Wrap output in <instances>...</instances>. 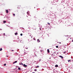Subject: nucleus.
<instances>
[{
    "mask_svg": "<svg viewBox=\"0 0 73 73\" xmlns=\"http://www.w3.org/2000/svg\"><path fill=\"white\" fill-rule=\"evenodd\" d=\"M66 40H68V38H69V37L68 36H67L66 37Z\"/></svg>",
    "mask_w": 73,
    "mask_h": 73,
    "instance_id": "1",
    "label": "nucleus"
},
{
    "mask_svg": "<svg viewBox=\"0 0 73 73\" xmlns=\"http://www.w3.org/2000/svg\"><path fill=\"white\" fill-rule=\"evenodd\" d=\"M23 66H24V67H25V68H26V67H27V65H26L25 64H24L23 65Z\"/></svg>",
    "mask_w": 73,
    "mask_h": 73,
    "instance_id": "2",
    "label": "nucleus"
},
{
    "mask_svg": "<svg viewBox=\"0 0 73 73\" xmlns=\"http://www.w3.org/2000/svg\"><path fill=\"white\" fill-rule=\"evenodd\" d=\"M56 54V52H55L54 53V56H55Z\"/></svg>",
    "mask_w": 73,
    "mask_h": 73,
    "instance_id": "3",
    "label": "nucleus"
},
{
    "mask_svg": "<svg viewBox=\"0 0 73 73\" xmlns=\"http://www.w3.org/2000/svg\"><path fill=\"white\" fill-rule=\"evenodd\" d=\"M19 65H23V64L22 62L20 63H19Z\"/></svg>",
    "mask_w": 73,
    "mask_h": 73,
    "instance_id": "4",
    "label": "nucleus"
},
{
    "mask_svg": "<svg viewBox=\"0 0 73 73\" xmlns=\"http://www.w3.org/2000/svg\"><path fill=\"white\" fill-rule=\"evenodd\" d=\"M37 42H40V40L38 39L37 40Z\"/></svg>",
    "mask_w": 73,
    "mask_h": 73,
    "instance_id": "5",
    "label": "nucleus"
},
{
    "mask_svg": "<svg viewBox=\"0 0 73 73\" xmlns=\"http://www.w3.org/2000/svg\"><path fill=\"white\" fill-rule=\"evenodd\" d=\"M59 57L62 58H63V56H60Z\"/></svg>",
    "mask_w": 73,
    "mask_h": 73,
    "instance_id": "6",
    "label": "nucleus"
},
{
    "mask_svg": "<svg viewBox=\"0 0 73 73\" xmlns=\"http://www.w3.org/2000/svg\"><path fill=\"white\" fill-rule=\"evenodd\" d=\"M17 62V61H15L14 62H13V64H15V63H16Z\"/></svg>",
    "mask_w": 73,
    "mask_h": 73,
    "instance_id": "7",
    "label": "nucleus"
},
{
    "mask_svg": "<svg viewBox=\"0 0 73 73\" xmlns=\"http://www.w3.org/2000/svg\"><path fill=\"white\" fill-rule=\"evenodd\" d=\"M6 12L7 13H8V10H6Z\"/></svg>",
    "mask_w": 73,
    "mask_h": 73,
    "instance_id": "8",
    "label": "nucleus"
},
{
    "mask_svg": "<svg viewBox=\"0 0 73 73\" xmlns=\"http://www.w3.org/2000/svg\"><path fill=\"white\" fill-rule=\"evenodd\" d=\"M47 52H48V53H49L50 51H49V49H48L47 50Z\"/></svg>",
    "mask_w": 73,
    "mask_h": 73,
    "instance_id": "9",
    "label": "nucleus"
},
{
    "mask_svg": "<svg viewBox=\"0 0 73 73\" xmlns=\"http://www.w3.org/2000/svg\"><path fill=\"white\" fill-rule=\"evenodd\" d=\"M36 68H39V66H37L35 67Z\"/></svg>",
    "mask_w": 73,
    "mask_h": 73,
    "instance_id": "10",
    "label": "nucleus"
},
{
    "mask_svg": "<svg viewBox=\"0 0 73 73\" xmlns=\"http://www.w3.org/2000/svg\"><path fill=\"white\" fill-rule=\"evenodd\" d=\"M15 35H17L18 34V33H15Z\"/></svg>",
    "mask_w": 73,
    "mask_h": 73,
    "instance_id": "11",
    "label": "nucleus"
},
{
    "mask_svg": "<svg viewBox=\"0 0 73 73\" xmlns=\"http://www.w3.org/2000/svg\"><path fill=\"white\" fill-rule=\"evenodd\" d=\"M55 67H58V66L57 65H55Z\"/></svg>",
    "mask_w": 73,
    "mask_h": 73,
    "instance_id": "12",
    "label": "nucleus"
},
{
    "mask_svg": "<svg viewBox=\"0 0 73 73\" xmlns=\"http://www.w3.org/2000/svg\"><path fill=\"white\" fill-rule=\"evenodd\" d=\"M3 50V49H2V48H1V49H0V51H1V50Z\"/></svg>",
    "mask_w": 73,
    "mask_h": 73,
    "instance_id": "13",
    "label": "nucleus"
},
{
    "mask_svg": "<svg viewBox=\"0 0 73 73\" xmlns=\"http://www.w3.org/2000/svg\"><path fill=\"white\" fill-rule=\"evenodd\" d=\"M3 36H5V33H4L3 34Z\"/></svg>",
    "mask_w": 73,
    "mask_h": 73,
    "instance_id": "14",
    "label": "nucleus"
},
{
    "mask_svg": "<svg viewBox=\"0 0 73 73\" xmlns=\"http://www.w3.org/2000/svg\"><path fill=\"white\" fill-rule=\"evenodd\" d=\"M56 48H58V46H56Z\"/></svg>",
    "mask_w": 73,
    "mask_h": 73,
    "instance_id": "15",
    "label": "nucleus"
},
{
    "mask_svg": "<svg viewBox=\"0 0 73 73\" xmlns=\"http://www.w3.org/2000/svg\"><path fill=\"white\" fill-rule=\"evenodd\" d=\"M6 21H3V23H6Z\"/></svg>",
    "mask_w": 73,
    "mask_h": 73,
    "instance_id": "16",
    "label": "nucleus"
},
{
    "mask_svg": "<svg viewBox=\"0 0 73 73\" xmlns=\"http://www.w3.org/2000/svg\"><path fill=\"white\" fill-rule=\"evenodd\" d=\"M18 69H19V70H21V68H19Z\"/></svg>",
    "mask_w": 73,
    "mask_h": 73,
    "instance_id": "17",
    "label": "nucleus"
},
{
    "mask_svg": "<svg viewBox=\"0 0 73 73\" xmlns=\"http://www.w3.org/2000/svg\"><path fill=\"white\" fill-rule=\"evenodd\" d=\"M34 71H35V72H36L37 71V70L36 69H35L34 70Z\"/></svg>",
    "mask_w": 73,
    "mask_h": 73,
    "instance_id": "18",
    "label": "nucleus"
},
{
    "mask_svg": "<svg viewBox=\"0 0 73 73\" xmlns=\"http://www.w3.org/2000/svg\"><path fill=\"white\" fill-rule=\"evenodd\" d=\"M27 15H29V13L28 12H27Z\"/></svg>",
    "mask_w": 73,
    "mask_h": 73,
    "instance_id": "19",
    "label": "nucleus"
},
{
    "mask_svg": "<svg viewBox=\"0 0 73 73\" xmlns=\"http://www.w3.org/2000/svg\"><path fill=\"white\" fill-rule=\"evenodd\" d=\"M13 15L14 16H15V14H13Z\"/></svg>",
    "mask_w": 73,
    "mask_h": 73,
    "instance_id": "20",
    "label": "nucleus"
},
{
    "mask_svg": "<svg viewBox=\"0 0 73 73\" xmlns=\"http://www.w3.org/2000/svg\"><path fill=\"white\" fill-rule=\"evenodd\" d=\"M20 35H21V36H23V34H20Z\"/></svg>",
    "mask_w": 73,
    "mask_h": 73,
    "instance_id": "21",
    "label": "nucleus"
},
{
    "mask_svg": "<svg viewBox=\"0 0 73 73\" xmlns=\"http://www.w3.org/2000/svg\"><path fill=\"white\" fill-rule=\"evenodd\" d=\"M41 59H39V61H41Z\"/></svg>",
    "mask_w": 73,
    "mask_h": 73,
    "instance_id": "22",
    "label": "nucleus"
},
{
    "mask_svg": "<svg viewBox=\"0 0 73 73\" xmlns=\"http://www.w3.org/2000/svg\"><path fill=\"white\" fill-rule=\"evenodd\" d=\"M4 66H5L6 65V64H4Z\"/></svg>",
    "mask_w": 73,
    "mask_h": 73,
    "instance_id": "23",
    "label": "nucleus"
},
{
    "mask_svg": "<svg viewBox=\"0 0 73 73\" xmlns=\"http://www.w3.org/2000/svg\"><path fill=\"white\" fill-rule=\"evenodd\" d=\"M48 25H50V23H48Z\"/></svg>",
    "mask_w": 73,
    "mask_h": 73,
    "instance_id": "24",
    "label": "nucleus"
},
{
    "mask_svg": "<svg viewBox=\"0 0 73 73\" xmlns=\"http://www.w3.org/2000/svg\"><path fill=\"white\" fill-rule=\"evenodd\" d=\"M33 39L34 40H36V38H33Z\"/></svg>",
    "mask_w": 73,
    "mask_h": 73,
    "instance_id": "25",
    "label": "nucleus"
},
{
    "mask_svg": "<svg viewBox=\"0 0 73 73\" xmlns=\"http://www.w3.org/2000/svg\"><path fill=\"white\" fill-rule=\"evenodd\" d=\"M1 30H2V29H0V31H1Z\"/></svg>",
    "mask_w": 73,
    "mask_h": 73,
    "instance_id": "26",
    "label": "nucleus"
},
{
    "mask_svg": "<svg viewBox=\"0 0 73 73\" xmlns=\"http://www.w3.org/2000/svg\"><path fill=\"white\" fill-rule=\"evenodd\" d=\"M11 51H13H13H14V50H11Z\"/></svg>",
    "mask_w": 73,
    "mask_h": 73,
    "instance_id": "27",
    "label": "nucleus"
},
{
    "mask_svg": "<svg viewBox=\"0 0 73 73\" xmlns=\"http://www.w3.org/2000/svg\"><path fill=\"white\" fill-rule=\"evenodd\" d=\"M23 13V14H24V13L23 12V13Z\"/></svg>",
    "mask_w": 73,
    "mask_h": 73,
    "instance_id": "28",
    "label": "nucleus"
},
{
    "mask_svg": "<svg viewBox=\"0 0 73 73\" xmlns=\"http://www.w3.org/2000/svg\"><path fill=\"white\" fill-rule=\"evenodd\" d=\"M59 43L60 44H61V42H59Z\"/></svg>",
    "mask_w": 73,
    "mask_h": 73,
    "instance_id": "29",
    "label": "nucleus"
},
{
    "mask_svg": "<svg viewBox=\"0 0 73 73\" xmlns=\"http://www.w3.org/2000/svg\"><path fill=\"white\" fill-rule=\"evenodd\" d=\"M68 62H69V61H70L69 60H68Z\"/></svg>",
    "mask_w": 73,
    "mask_h": 73,
    "instance_id": "30",
    "label": "nucleus"
},
{
    "mask_svg": "<svg viewBox=\"0 0 73 73\" xmlns=\"http://www.w3.org/2000/svg\"><path fill=\"white\" fill-rule=\"evenodd\" d=\"M66 53V52H64V53Z\"/></svg>",
    "mask_w": 73,
    "mask_h": 73,
    "instance_id": "31",
    "label": "nucleus"
},
{
    "mask_svg": "<svg viewBox=\"0 0 73 73\" xmlns=\"http://www.w3.org/2000/svg\"><path fill=\"white\" fill-rule=\"evenodd\" d=\"M69 61H71V60H70Z\"/></svg>",
    "mask_w": 73,
    "mask_h": 73,
    "instance_id": "32",
    "label": "nucleus"
},
{
    "mask_svg": "<svg viewBox=\"0 0 73 73\" xmlns=\"http://www.w3.org/2000/svg\"><path fill=\"white\" fill-rule=\"evenodd\" d=\"M26 49H28V48H27Z\"/></svg>",
    "mask_w": 73,
    "mask_h": 73,
    "instance_id": "33",
    "label": "nucleus"
},
{
    "mask_svg": "<svg viewBox=\"0 0 73 73\" xmlns=\"http://www.w3.org/2000/svg\"><path fill=\"white\" fill-rule=\"evenodd\" d=\"M72 42H73V40H72Z\"/></svg>",
    "mask_w": 73,
    "mask_h": 73,
    "instance_id": "34",
    "label": "nucleus"
},
{
    "mask_svg": "<svg viewBox=\"0 0 73 73\" xmlns=\"http://www.w3.org/2000/svg\"><path fill=\"white\" fill-rule=\"evenodd\" d=\"M32 73H35V72H33Z\"/></svg>",
    "mask_w": 73,
    "mask_h": 73,
    "instance_id": "35",
    "label": "nucleus"
}]
</instances>
